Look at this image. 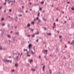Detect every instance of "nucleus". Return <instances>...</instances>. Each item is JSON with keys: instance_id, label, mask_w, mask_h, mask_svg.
<instances>
[{"instance_id": "obj_54", "label": "nucleus", "mask_w": 74, "mask_h": 74, "mask_svg": "<svg viewBox=\"0 0 74 74\" xmlns=\"http://www.w3.org/2000/svg\"><path fill=\"white\" fill-rule=\"evenodd\" d=\"M16 58H18V56H17V57H16Z\"/></svg>"}, {"instance_id": "obj_47", "label": "nucleus", "mask_w": 74, "mask_h": 74, "mask_svg": "<svg viewBox=\"0 0 74 74\" xmlns=\"http://www.w3.org/2000/svg\"><path fill=\"white\" fill-rule=\"evenodd\" d=\"M40 10H42V9L41 8H40Z\"/></svg>"}, {"instance_id": "obj_23", "label": "nucleus", "mask_w": 74, "mask_h": 74, "mask_svg": "<svg viewBox=\"0 0 74 74\" xmlns=\"http://www.w3.org/2000/svg\"><path fill=\"white\" fill-rule=\"evenodd\" d=\"M38 16H40V12H38Z\"/></svg>"}, {"instance_id": "obj_35", "label": "nucleus", "mask_w": 74, "mask_h": 74, "mask_svg": "<svg viewBox=\"0 0 74 74\" xmlns=\"http://www.w3.org/2000/svg\"><path fill=\"white\" fill-rule=\"evenodd\" d=\"M32 71H35V69H33L32 70Z\"/></svg>"}, {"instance_id": "obj_18", "label": "nucleus", "mask_w": 74, "mask_h": 74, "mask_svg": "<svg viewBox=\"0 0 74 74\" xmlns=\"http://www.w3.org/2000/svg\"><path fill=\"white\" fill-rule=\"evenodd\" d=\"M31 24L32 25H34V22H31Z\"/></svg>"}, {"instance_id": "obj_43", "label": "nucleus", "mask_w": 74, "mask_h": 74, "mask_svg": "<svg viewBox=\"0 0 74 74\" xmlns=\"http://www.w3.org/2000/svg\"><path fill=\"white\" fill-rule=\"evenodd\" d=\"M25 12L26 13H27V12H28V11H27V10L26 12Z\"/></svg>"}, {"instance_id": "obj_25", "label": "nucleus", "mask_w": 74, "mask_h": 74, "mask_svg": "<svg viewBox=\"0 0 74 74\" xmlns=\"http://www.w3.org/2000/svg\"><path fill=\"white\" fill-rule=\"evenodd\" d=\"M27 56H28V57H30V55L27 54Z\"/></svg>"}, {"instance_id": "obj_61", "label": "nucleus", "mask_w": 74, "mask_h": 74, "mask_svg": "<svg viewBox=\"0 0 74 74\" xmlns=\"http://www.w3.org/2000/svg\"><path fill=\"white\" fill-rule=\"evenodd\" d=\"M11 5H13V4H11Z\"/></svg>"}, {"instance_id": "obj_40", "label": "nucleus", "mask_w": 74, "mask_h": 74, "mask_svg": "<svg viewBox=\"0 0 74 74\" xmlns=\"http://www.w3.org/2000/svg\"><path fill=\"white\" fill-rule=\"evenodd\" d=\"M7 60H7L6 59H5V62H7Z\"/></svg>"}, {"instance_id": "obj_14", "label": "nucleus", "mask_w": 74, "mask_h": 74, "mask_svg": "<svg viewBox=\"0 0 74 74\" xmlns=\"http://www.w3.org/2000/svg\"><path fill=\"white\" fill-rule=\"evenodd\" d=\"M2 49L3 48H2V47L0 46V50H2Z\"/></svg>"}, {"instance_id": "obj_10", "label": "nucleus", "mask_w": 74, "mask_h": 74, "mask_svg": "<svg viewBox=\"0 0 74 74\" xmlns=\"http://www.w3.org/2000/svg\"><path fill=\"white\" fill-rule=\"evenodd\" d=\"M27 27H29V26H30V24H27Z\"/></svg>"}, {"instance_id": "obj_62", "label": "nucleus", "mask_w": 74, "mask_h": 74, "mask_svg": "<svg viewBox=\"0 0 74 74\" xmlns=\"http://www.w3.org/2000/svg\"><path fill=\"white\" fill-rule=\"evenodd\" d=\"M12 31H11L10 32V33H12Z\"/></svg>"}, {"instance_id": "obj_1", "label": "nucleus", "mask_w": 74, "mask_h": 74, "mask_svg": "<svg viewBox=\"0 0 74 74\" xmlns=\"http://www.w3.org/2000/svg\"><path fill=\"white\" fill-rule=\"evenodd\" d=\"M42 52L44 53H47L48 52V50H43L42 51Z\"/></svg>"}, {"instance_id": "obj_26", "label": "nucleus", "mask_w": 74, "mask_h": 74, "mask_svg": "<svg viewBox=\"0 0 74 74\" xmlns=\"http://www.w3.org/2000/svg\"><path fill=\"white\" fill-rule=\"evenodd\" d=\"M29 51H27V55L29 54Z\"/></svg>"}, {"instance_id": "obj_17", "label": "nucleus", "mask_w": 74, "mask_h": 74, "mask_svg": "<svg viewBox=\"0 0 74 74\" xmlns=\"http://www.w3.org/2000/svg\"><path fill=\"white\" fill-rule=\"evenodd\" d=\"M9 11L10 12H12V9H11L9 10Z\"/></svg>"}, {"instance_id": "obj_52", "label": "nucleus", "mask_w": 74, "mask_h": 74, "mask_svg": "<svg viewBox=\"0 0 74 74\" xmlns=\"http://www.w3.org/2000/svg\"><path fill=\"white\" fill-rule=\"evenodd\" d=\"M73 44V42H72L71 43V44Z\"/></svg>"}, {"instance_id": "obj_46", "label": "nucleus", "mask_w": 74, "mask_h": 74, "mask_svg": "<svg viewBox=\"0 0 74 74\" xmlns=\"http://www.w3.org/2000/svg\"><path fill=\"white\" fill-rule=\"evenodd\" d=\"M11 2H10V1L8 2V4H10V3H11Z\"/></svg>"}, {"instance_id": "obj_11", "label": "nucleus", "mask_w": 74, "mask_h": 74, "mask_svg": "<svg viewBox=\"0 0 74 74\" xmlns=\"http://www.w3.org/2000/svg\"><path fill=\"white\" fill-rule=\"evenodd\" d=\"M2 49H3V50H7V49H6L4 47Z\"/></svg>"}, {"instance_id": "obj_44", "label": "nucleus", "mask_w": 74, "mask_h": 74, "mask_svg": "<svg viewBox=\"0 0 74 74\" xmlns=\"http://www.w3.org/2000/svg\"><path fill=\"white\" fill-rule=\"evenodd\" d=\"M38 39H37V40H36V42H38Z\"/></svg>"}, {"instance_id": "obj_19", "label": "nucleus", "mask_w": 74, "mask_h": 74, "mask_svg": "<svg viewBox=\"0 0 74 74\" xmlns=\"http://www.w3.org/2000/svg\"><path fill=\"white\" fill-rule=\"evenodd\" d=\"M30 30L31 31H32V32H33L34 31V29H30Z\"/></svg>"}, {"instance_id": "obj_41", "label": "nucleus", "mask_w": 74, "mask_h": 74, "mask_svg": "<svg viewBox=\"0 0 74 74\" xmlns=\"http://www.w3.org/2000/svg\"><path fill=\"white\" fill-rule=\"evenodd\" d=\"M2 21H3L4 20V18H3L1 19Z\"/></svg>"}, {"instance_id": "obj_3", "label": "nucleus", "mask_w": 74, "mask_h": 74, "mask_svg": "<svg viewBox=\"0 0 74 74\" xmlns=\"http://www.w3.org/2000/svg\"><path fill=\"white\" fill-rule=\"evenodd\" d=\"M36 20H38V22H41V20L39 19L38 17H36Z\"/></svg>"}, {"instance_id": "obj_56", "label": "nucleus", "mask_w": 74, "mask_h": 74, "mask_svg": "<svg viewBox=\"0 0 74 74\" xmlns=\"http://www.w3.org/2000/svg\"><path fill=\"white\" fill-rule=\"evenodd\" d=\"M65 48H67V46L65 45Z\"/></svg>"}, {"instance_id": "obj_53", "label": "nucleus", "mask_w": 74, "mask_h": 74, "mask_svg": "<svg viewBox=\"0 0 74 74\" xmlns=\"http://www.w3.org/2000/svg\"><path fill=\"white\" fill-rule=\"evenodd\" d=\"M21 71H22V70H23V69H21Z\"/></svg>"}, {"instance_id": "obj_64", "label": "nucleus", "mask_w": 74, "mask_h": 74, "mask_svg": "<svg viewBox=\"0 0 74 74\" xmlns=\"http://www.w3.org/2000/svg\"><path fill=\"white\" fill-rule=\"evenodd\" d=\"M18 60V58H16V60Z\"/></svg>"}, {"instance_id": "obj_27", "label": "nucleus", "mask_w": 74, "mask_h": 74, "mask_svg": "<svg viewBox=\"0 0 74 74\" xmlns=\"http://www.w3.org/2000/svg\"><path fill=\"white\" fill-rule=\"evenodd\" d=\"M43 19L44 20V21H45V22L46 21V20L45 18H43Z\"/></svg>"}, {"instance_id": "obj_59", "label": "nucleus", "mask_w": 74, "mask_h": 74, "mask_svg": "<svg viewBox=\"0 0 74 74\" xmlns=\"http://www.w3.org/2000/svg\"><path fill=\"white\" fill-rule=\"evenodd\" d=\"M66 23V21H64V23Z\"/></svg>"}, {"instance_id": "obj_55", "label": "nucleus", "mask_w": 74, "mask_h": 74, "mask_svg": "<svg viewBox=\"0 0 74 74\" xmlns=\"http://www.w3.org/2000/svg\"><path fill=\"white\" fill-rule=\"evenodd\" d=\"M55 26H53V28H55Z\"/></svg>"}, {"instance_id": "obj_33", "label": "nucleus", "mask_w": 74, "mask_h": 74, "mask_svg": "<svg viewBox=\"0 0 74 74\" xmlns=\"http://www.w3.org/2000/svg\"><path fill=\"white\" fill-rule=\"evenodd\" d=\"M32 37H34V35H32Z\"/></svg>"}, {"instance_id": "obj_39", "label": "nucleus", "mask_w": 74, "mask_h": 74, "mask_svg": "<svg viewBox=\"0 0 74 74\" xmlns=\"http://www.w3.org/2000/svg\"><path fill=\"white\" fill-rule=\"evenodd\" d=\"M8 37H10V35H8Z\"/></svg>"}, {"instance_id": "obj_12", "label": "nucleus", "mask_w": 74, "mask_h": 74, "mask_svg": "<svg viewBox=\"0 0 74 74\" xmlns=\"http://www.w3.org/2000/svg\"><path fill=\"white\" fill-rule=\"evenodd\" d=\"M23 51H27V49H24Z\"/></svg>"}, {"instance_id": "obj_28", "label": "nucleus", "mask_w": 74, "mask_h": 74, "mask_svg": "<svg viewBox=\"0 0 74 74\" xmlns=\"http://www.w3.org/2000/svg\"><path fill=\"white\" fill-rule=\"evenodd\" d=\"M56 22H58V18H57L56 20Z\"/></svg>"}, {"instance_id": "obj_48", "label": "nucleus", "mask_w": 74, "mask_h": 74, "mask_svg": "<svg viewBox=\"0 0 74 74\" xmlns=\"http://www.w3.org/2000/svg\"><path fill=\"white\" fill-rule=\"evenodd\" d=\"M17 27H15V29H16V28H17Z\"/></svg>"}, {"instance_id": "obj_57", "label": "nucleus", "mask_w": 74, "mask_h": 74, "mask_svg": "<svg viewBox=\"0 0 74 74\" xmlns=\"http://www.w3.org/2000/svg\"><path fill=\"white\" fill-rule=\"evenodd\" d=\"M18 55H20V53H18Z\"/></svg>"}, {"instance_id": "obj_50", "label": "nucleus", "mask_w": 74, "mask_h": 74, "mask_svg": "<svg viewBox=\"0 0 74 74\" xmlns=\"http://www.w3.org/2000/svg\"><path fill=\"white\" fill-rule=\"evenodd\" d=\"M57 32L58 33H59V31H57Z\"/></svg>"}, {"instance_id": "obj_22", "label": "nucleus", "mask_w": 74, "mask_h": 74, "mask_svg": "<svg viewBox=\"0 0 74 74\" xmlns=\"http://www.w3.org/2000/svg\"><path fill=\"white\" fill-rule=\"evenodd\" d=\"M19 34V32H17L15 33V34Z\"/></svg>"}, {"instance_id": "obj_5", "label": "nucleus", "mask_w": 74, "mask_h": 74, "mask_svg": "<svg viewBox=\"0 0 74 74\" xmlns=\"http://www.w3.org/2000/svg\"><path fill=\"white\" fill-rule=\"evenodd\" d=\"M15 66L16 67H18V63H16L15 64Z\"/></svg>"}, {"instance_id": "obj_34", "label": "nucleus", "mask_w": 74, "mask_h": 74, "mask_svg": "<svg viewBox=\"0 0 74 74\" xmlns=\"http://www.w3.org/2000/svg\"><path fill=\"white\" fill-rule=\"evenodd\" d=\"M53 25H54L55 27H56V25H55V23H54Z\"/></svg>"}, {"instance_id": "obj_6", "label": "nucleus", "mask_w": 74, "mask_h": 74, "mask_svg": "<svg viewBox=\"0 0 74 74\" xmlns=\"http://www.w3.org/2000/svg\"><path fill=\"white\" fill-rule=\"evenodd\" d=\"M28 61L29 62H30V63H31L32 62H33V60H29Z\"/></svg>"}, {"instance_id": "obj_13", "label": "nucleus", "mask_w": 74, "mask_h": 74, "mask_svg": "<svg viewBox=\"0 0 74 74\" xmlns=\"http://www.w3.org/2000/svg\"><path fill=\"white\" fill-rule=\"evenodd\" d=\"M47 35H48L49 36H51V33H47Z\"/></svg>"}, {"instance_id": "obj_15", "label": "nucleus", "mask_w": 74, "mask_h": 74, "mask_svg": "<svg viewBox=\"0 0 74 74\" xmlns=\"http://www.w3.org/2000/svg\"><path fill=\"white\" fill-rule=\"evenodd\" d=\"M3 6H0V10H1V9H2V8H3Z\"/></svg>"}, {"instance_id": "obj_38", "label": "nucleus", "mask_w": 74, "mask_h": 74, "mask_svg": "<svg viewBox=\"0 0 74 74\" xmlns=\"http://www.w3.org/2000/svg\"><path fill=\"white\" fill-rule=\"evenodd\" d=\"M2 25L3 26H5V24H2Z\"/></svg>"}, {"instance_id": "obj_2", "label": "nucleus", "mask_w": 74, "mask_h": 74, "mask_svg": "<svg viewBox=\"0 0 74 74\" xmlns=\"http://www.w3.org/2000/svg\"><path fill=\"white\" fill-rule=\"evenodd\" d=\"M32 47V45L31 44H29V46H28V47H29V50H30L31 49V47Z\"/></svg>"}, {"instance_id": "obj_58", "label": "nucleus", "mask_w": 74, "mask_h": 74, "mask_svg": "<svg viewBox=\"0 0 74 74\" xmlns=\"http://www.w3.org/2000/svg\"><path fill=\"white\" fill-rule=\"evenodd\" d=\"M68 4H69L70 3V2H68Z\"/></svg>"}, {"instance_id": "obj_30", "label": "nucleus", "mask_w": 74, "mask_h": 74, "mask_svg": "<svg viewBox=\"0 0 74 74\" xmlns=\"http://www.w3.org/2000/svg\"><path fill=\"white\" fill-rule=\"evenodd\" d=\"M22 8L23 10V8H24V6H22Z\"/></svg>"}, {"instance_id": "obj_9", "label": "nucleus", "mask_w": 74, "mask_h": 74, "mask_svg": "<svg viewBox=\"0 0 74 74\" xmlns=\"http://www.w3.org/2000/svg\"><path fill=\"white\" fill-rule=\"evenodd\" d=\"M7 62H10V63H11V62H12L11 60H7Z\"/></svg>"}, {"instance_id": "obj_4", "label": "nucleus", "mask_w": 74, "mask_h": 74, "mask_svg": "<svg viewBox=\"0 0 74 74\" xmlns=\"http://www.w3.org/2000/svg\"><path fill=\"white\" fill-rule=\"evenodd\" d=\"M42 65H43V66L42 67V70L43 71H44V69H45V65H44V64H41Z\"/></svg>"}, {"instance_id": "obj_29", "label": "nucleus", "mask_w": 74, "mask_h": 74, "mask_svg": "<svg viewBox=\"0 0 74 74\" xmlns=\"http://www.w3.org/2000/svg\"><path fill=\"white\" fill-rule=\"evenodd\" d=\"M33 48L34 49V50L35 51V47H33Z\"/></svg>"}, {"instance_id": "obj_63", "label": "nucleus", "mask_w": 74, "mask_h": 74, "mask_svg": "<svg viewBox=\"0 0 74 74\" xmlns=\"http://www.w3.org/2000/svg\"><path fill=\"white\" fill-rule=\"evenodd\" d=\"M44 58H46V57L45 56H44Z\"/></svg>"}, {"instance_id": "obj_8", "label": "nucleus", "mask_w": 74, "mask_h": 74, "mask_svg": "<svg viewBox=\"0 0 74 74\" xmlns=\"http://www.w3.org/2000/svg\"><path fill=\"white\" fill-rule=\"evenodd\" d=\"M15 0H14V1L10 0V2H11L12 3H15Z\"/></svg>"}, {"instance_id": "obj_36", "label": "nucleus", "mask_w": 74, "mask_h": 74, "mask_svg": "<svg viewBox=\"0 0 74 74\" xmlns=\"http://www.w3.org/2000/svg\"><path fill=\"white\" fill-rule=\"evenodd\" d=\"M3 61L4 62H5V59H3Z\"/></svg>"}, {"instance_id": "obj_7", "label": "nucleus", "mask_w": 74, "mask_h": 74, "mask_svg": "<svg viewBox=\"0 0 74 74\" xmlns=\"http://www.w3.org/2000/svg\"><path fill=\"white\" fill-rule=\"evenodd\" d=\"M31 53H32V55H34V54H35V52H33V51L32 50H31Z\"/></svg>"}, {"instance_id": "obj_31", "label": "nucleus", "mask_w": 74, "mask_h": 74, "mask_svg": "<svg viewBox=\"0 0 74 74\" xmlns=\"http://www.w3.org/2000/svg\"><path fill=\"white\" fill-rule=\"evenodd\" d=\"M71 9L72 10H74V8H71Z\"/></svg>"}, {"instance_id": "obj_16", "label": "nucleus", "mask_w": 74, "mask_h": 74, "mask_svg": "<svg viewBox=\"0 0 74 74\" xmlns=\"http://www.w3.org/2000/svg\"><path fill=\"white\" fill-rule=\"evenodd\" d=\"M18 16H22V14H19L18 15Z\"/></svg>"}, {"instance_id": "obj_45", "label": "nucleus", "mask_w": 74, "mask_h": 74, "mask_svg": "<svg viewBox=\"0 0 74 74\" xmlns=\"http://www.w3.org/2000/svg\"><path fill=\"white\" fill-rule=\"evenodd\" d=\"M29 4H31V5L32 4V3H31V2H30L29 3Z\"/></svg>"}, {"instance_id": "obj_21", "label": "nucleus", "mask_w": 74, "mask_h": 74, "mask_svg": "<svg viewBox=\"0 0 74 74\" xmlns=\"http://www.w3.org/2000/svg\"><path fill=\"white\" fill-rule=\"evenodd\" d=\"M41 4H44V1H42V2H41Z\"/></svg>"}, {"instance_id": "obj_20", "label": "nucleus", "mask_w": 74, "mask_h": 74, "mask_svg": "<svg viewBox=\"0 0 74 74\" xmlns=\"http://www.w3.org/2000/svg\"><path fill=\"white\" fill-rule=\"evenodd\" d=\"M35 34H39V32H37V33Z\"/></svg>"}, {"instance_id": "obj_32", "label": "nucleus", "mask_w": 74, "mask_h": 74, "mask_svg": "<svg viewBox=\"0 0 74 74\" xmlns=\"http://www.w3.org/2000/svg\"><path fill=\"white\" fill-rule=\"evenodd\" d=\"M8 27H10V24H8Z\"/></svg>"}, {"instance_id": "obj_60", "label": "nucleus", "mask_w": 74, "mask_h": 74, "mask_svg": "<svg viewBox=\"0 0 74 74\" xmlns=\"http://www.w3.org/2000/svg\"><path fill=\"white\" fill-rule=\"evenodd\" d=\"M59 37H62V36H60Z\"/></svg>"}, {"instance_id": "obj_42", "label": "nucleus", "mask_w": 74, "mask_h": 74, "mask_svg": "<svg viewBox=\"0 0 74 74\" xmlns=\"http://www.w3.org/2000/svg\"><path fill=\"white\" fill-rule=\"evenodd\" d=\"M39 59H41V56H39Z\"/></svg>"}, {"instance_id": "obj_24", "label": "nucleus", "mask_w": 74, "mask_h": 74, "mask_svg": "<svg viewBox=\"0 0 74 74\" xmlns=\"http://www.w3.org/2000/svg\"><path fill=\"white\" fill-rule=\"evenodd\" d=\"M14 71H15V70H13L12 71V73L14 72Z\"/></svg>"}, {"instance_id": "obj_49", "label": "nucleus", "mask_w": 74, "mask_h": 74, "mask_svg": "<svg viewBox=\"0 0 74 74\" xmlns=\"http://www.w3.org/2000/svg\"><path fill=\"white\" fill-rule=\"evenodd\" d=\"M6 2H5V3L4 4V5H5L6 4Z\"/></svg>"}, {"instance_id": "obj_51", "label": "nucleus", "mask_w": 74, "mask_h": 74, "mask_svg": "<svg viewBox=\"0 0 74 74\" xmlns=\"http://www.w3.org/2000/svg\"><path fill=\"white\" fill-rule=\"evenodd\" d=\"M62 14H64V12H62Z\"/></svg>"}, {"instance_id": "obj_37", "label": "nucleus", "mask_w": 74, "mask_h": 74, "mask_svg": "<svg viewBox=\"0 0 74 74\" xmlns=\"http://www.w3.org/2000/svg\"><path fill=\"white\" fill-rule=\"evenodd\" d=\"M27 37H30V35H27Z\"/></svg>"}]
</instances>
